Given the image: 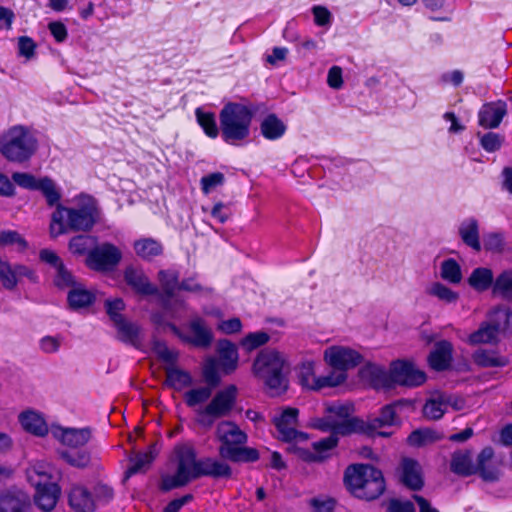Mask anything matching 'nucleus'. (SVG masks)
Masks as SVG:
<instances>
[{
    "label": "nucleus",
    "instance_id": "nucleus-61",
    "mask_svg": "<svg viewBox=\"0 0 512 512\" xmlns=\"http://www.w3.org/2000/svg\"><path fill=\"white\" fill-rule=\"evenodd\" d=\"M225 177L221 172L211 173L201 178V189L203 193L209 194L218 186H222L224 184Z\"/></svg>",
    "mask_w": 512,
    "mask_h": 512
},
{
    "label": "nucleus",
    "instance_id": "nucleus-48",
    "mask_svg": "<svg viewBox=\"0 0 512 512\" xmlns=\"http://www.w3.org/2000/svg\"><path fill=\"white\" fill-rule=\"evenodd\" d=\"M442 438L443 436L441 433L426 428L413 431L408 437V442L412 446L419 447L434 443Z\"/></svg>",
    "mask_w": 512,
    "mask_h": 512
},
{
    "label": "nucleus",
    "instance_id": "nucleus-29",
    "mask_svg": "<svg viewBox=\"0 0 512 512\" xmlns=\"http://www.w3.org/2000/svg\"><path fill=\"white\" fill-rule=\"evenodd\" d=\"M69 505L75 512H94L96 503L90 492L83 486H74L69 493Z\"/></svg>",
    "mask_w": 512,
    "mask_h": 512
},
{
    "label": "nucleus",
    "instance_id": "nucleus-36",
    "mask_svg": "<svg viewBox=\"0 0 512 512\" xmlns=\"http://www.w3.org/2000/svg\"><path fill=\"white\" fill-rule=\"evenodd\" d=\"M136 255L143 260H151L163 252L161 243L153 238H140L133 244Z\"/></svg>",
    "mask_w": 512,
    "mask_h": 512
},
{
    "label": "nucleus",
    "instance_id": "nucleus-54",
    "mask_svg": "<svg viewBox=\"0 0 512 512\" xmlns=\"http://www.w3.org/2000/svg\"><path fill=\"white\" fill-rule=\"evenodd\" d=\"M493 291L506 300H512V270L504 271L496 278Z\"/></svg>",
    "mask_w": 512,
    "mask_h": 512
},
{
    "label": "nucleus",
    "instance_id": "nucleus-42",
    "mask_svg": "<svg viewBox=\"0 0 512 512\" xmlns=\"http://www.w3.org/2000/svg\"><path fill=\"white\" fill-rule=\"evenodd\" d=\"M451 470L459 475L468 476L477 472L476 467L472 464L469 452L458 451L452 455Z\"/></svg>",
    "mask_w": 512,
    "mask_h": 512
},
{
    "label": "nucleus",
    "instance_id": "nucleus-52",
    "mask_svg": "<svg viewBox=\"0 0 512 512\" xmlns=\"http://www.w3.org/2000/svg\"><path fill=\"white\" fill-rule=\"evenodd\" d=\"M440 275L443 280L458 284L462 280V272L460 265L454 259H446L441 263Z\"/></svg>",
    "mask_w": 512,
    "mask_h": 512
},
{
    "label": "nucleus",
    "instance_id": "nucleus-35",
    "mask_svg": "<svg viewBox=\"0 0 512 512\" xmlns=\"http://www.w3.org/2000/svg\"><path fill=\"white\" fill-rule=\"evenodd\" d=\"M261 134L268 140H277L286 132V125L275 114L266 116L260 124Z\"/></svg>",
    "mask_w": 512,
    "mask_h": 512
},
{
    "label": "nucleus",
    "instance_id": "nucleus-20",
    "mask_svg": "<svg viewBox=\"0 0 512 512\" xmlns=\"http://www.w3.org/2000/svg\"><path fill=\"white\" fill-rule=\"evenodd\" d=\"M126 283L138 294L141 295H155L158 293V288L153 285L143 270L128 267L124 272Z\"/></svg>",
    "mask_w": 512,
    "mask_h": 512
},
{
    "label": "nucleus",
    "instance_id": "nucleus-2",
    "mask_svg": "<svg viewBox=\"0 0 512 512\" xmlns=\"http://www.w3.org/2000/svg\"><path fill=\"white\" fill-rule=\"evenodd\" d=\"M254 115L251 106L229 102L219 114L220 132L224 142L239 145L250 136V127Z\"/></svg>",
    "mask_w": 512,
    "mask_h": 512
},
{
    "label": "nucleus",
    "instance_id": "nucleus-9",
    "mask_svg": "<svg viewBox=\"0 0 512 512\" xmlns=\"http://www.w3.org/2000/svg\"><path fill=\"white\" fill-rule=\"evenodd\" d=\"M158 281L165 293V313L172 319H180L182 313L187 310V304L183 299L174 296L179 287V272L175 269L160 270Z\"/></svg>",
    "mask_w": 512,
    "mask_h": 512
},
{
    "label": "nucleus",
    "instance_id": "nucleus-37",
    "mask_svg": "<svg viewBox=\"0 0 512 512\" xmlns=\"http://www.w3.org/2000/svg\"><path fill=\"white\" fill-rule=\"evenodd\" d=\"M499 336L497 328H494L486 320L476 331L469 335L468 342L472 345L496 344L499 341Z\"/></svg>",
    "mask_w": 512,
    "mask_h": 512
},
{
    "label": "nucleus",
    "instance_id": "nucleus-41",
    "mask_svg": "<svg viewBox=\"0 0 512 512\" xmlns=\"http://www.w3.org/2000/svg\"><path fill=\"white\" fill-rule=\"evenodd\" d=\"M95 300L94 294L82 285L74 286L68 293V303L72 309L85 308Z\"/></svg>",
    "mask_w": 512,
    "mask_h": 512
},
{
    "label": "nucleus",
    "instance_id": "nucleus-11",
    "mask_svg": "<svg viewBox=\"0 0 512 512\" xmlns=\"http://www.w3.org/2000/svg\"><path fill=\"white\" fill-rule=\"evenodd\" d=\"M122 258L121 251L111 243L96 246L87 256L86 264L95 271H110Z\"/></svg>",
    "mask_w": 512,
    "mask_h": 512
},
{
    "label": "nucleus",
    "instance_id": "nucleus-60",
    "mask_svg": "<svg viewBox=\"0 0 512 512\" xmlns=\"http://www.w3.org/2000/svg\"><path fill=\"white\" fill-rule=\"evenodd\" d=\"M313 17H314V23L315 25L319 27H326L329 28L333 21V15L332 13L322 5H315L311 9Z\"/></svg>",
    "mask_w": 512,
    "mask_h": 512
},
{
    "label": "nucleus",
    "instance_id": "nucleus-34",
    "mask_svg": "<svg viewBox=\"0 0 512 512\" xmlns=\"http://www.w3.org/2000/svg\"><path fill=\"white\" fill-rule=\"evenodd\" d=\"M158 450L156 444L149 447L148 451L144 453H138L131 458V465L125 472V480L130 478L132 475L145 471L155 459Z\"/></svg>",
    "mask_w": 512,
    "mask_h": 512
},
{
    "label": "nucleus",
    "instance_id": "nucleus-28",
    "mask_svg": "<svg viewBox=\"0 0 512 512\" xmlns=\"http://www.w3.org/2000/svg\"><path fill=\"white\" fill-rule=\"evenodd\" d=\"M199 477L209 476L213 478H230L232 469L229 464L216 458H204L199 460Z\"/></svg>",
    "mask_w": 512,
    "mask_h": 512
},
{
    "label": "nucleus",
    "instance_id": "nucleus-43",
    "mask_svg": "<svg viewBox=\"0 0 512 512\" xmlns=\"http://www.w3.org/2000/svg\"><path fill=\"white\" fill-rule=\"evenodd\" d=\"M195 116L197 123L208 137L214 139L219 135V128L213 112L206 111L203 108L198 107L195 110Z\"/></svg>",
    "mask_w": 512,
    "mask_h": 512
},
{
    "label": "nucleus",
    "instance_id": "nucleus-24",
    "mask_svg": "<svg viewBox=\"0 0 512 512\" xmlns=\"http://www.w3.org/2000/svg\"><path fill=\"white\" fill-rule=\"evenodd\" d=\"M364 379L376 389H390L393 387L391 372L376 364H367L361 370Z\"/></svg>",
    "mask_w": 512,
    "mask_h": 512
},
{
    "label": "nucleus",
    "instance_id": "nucleus-57",
    "mask_svg": "<svg viewBox=\"0 0 512 512\" xmlns=\"http://www.w3.org/2000/svg\"><path fill=\"white\" fill-rule=\"evenodd\" d=\"M0 246H14L16 249L22 251L27 248V242L16 231L1 230L0 231Z\"/></svg>",
    "mask_w": 512,
    "mask_h": 512
},
{
    "label": "nucleus",
    "instance_id": "nucleus-55",
    "mask_svg": "<svg viewBox=\"0 0 512 512\" xmlns=\"http://www.w3.org/2000/svg\"><path fill=\"white\" fill-rule=\"evenodd\" d=\"M220 364L218 363L217 358L210 357L206 359L203 366V377L208 385L211 387H216L221 380L219 369Z\"/></svg>",
    "mask_w": 512,
    "mask_h": 512
},
{
    "label": "nucleus",
    "instance_id": "nucleus-56",
    "mask_svg": "<svg viewBox=\"0 0 512 512\" xmlns=\"http://www.w3.org/2000/svg\"><path fill=\"white\" fill-rule=\"evenodd\" d=\"M270 339V336L264 331H257L247 334L241 339L240 345L246 351H252L260 346L265 345Z\"/></svg>",
    "mask_w": 512,
    "mask_h": 512
},
{
    "label": "nucleus",
    "instance_id": "nucleus-38",
    "mask_svg": "<svg viewBox=\"0 0 512 512\" xmlns=\"http://www.w3.org/2000/svg\"><path fill=\"white\" fill-rule=\"evenodd\" d=\"M166 384L176 391H182L193 384V379L189 372L169 367L166 369Z\"/></svg>",
    "mask_w": 512,
    "mask_h": 512
},
{
    "label": "nucleus",
    "instance_id": "nucleus-58",
    "mask_svg": "<svg viewBox=\"0 0 512 512\" xmlns=\"http://www.w3.org/2000/svg\"><path fill=\"white\" fill-rule=\"evenodd\" d=\"M299 377L301 384L304 387L313 390V382H316V379L318 378V375L316 374L315 363L311 361L304 362L300 368Z\"/></svg>",
    "mask_w": 512,
    "mask_h": 512
},
{
    "label": "nucleus",
    "instance_id": "nucleus-47",
    "mask_svg": "<svg viewBox=\"0 0 512 512\" xmlns=\"http://www.w3.org/2000/svg\"><path fill=\"white\" fill-rule=\"evenodd\" d=\"M59 455L69 465L77 468H85L91 461L90 453L80 448L79 450H63L59 452Z\"/></svg>",
    "mask_w": 512,
    "mask_h": 512
},
{
    "label": "nucleus",
    "instance_id": "nucleus-44",
    "mask_svg": "<svg viewBox=\"0 0 512 512\" xmlns=\"http://www.w3.org/2000/svg\"><path fill=\"white\" fill-rule=\"evenodd\" d=\"M97 239L91 235H78L73 237L68 245L70 252L74 255H88L91 250L96 248Z\"/></svg>",
    "mask_w": 512,
    "mask_h": 512
},
{
    "label": "nucleus",
    "instance_id": "nucleus-7",
    "mask_svg": "<svg viewBox=\"0 0 512 512\" xmlns=\"http://www.w3.org/2000/svg\"><path fill=\"white\" fill-rule=\"evenodd\" d=\"M284 359L274 350H263L256 357L253 364V372L265 385L279 393L285 389V379L282 373Z\"/></svg>",
    "mask_w": 512,
    "mask_h": 512
},
{
    "label": "nucleus",
    "instance_id": "nucleus-33",
    "mask_svg": "<svg viewBox=\"0 0 512 512\" xmlns=\"http://www.w3.org/2000/svg\"><path fill=\"white\" fill-rule=\"evenodd\" d=\"M487 322L497 328L499 335L512 329V310L506 306L493 308L487 317Z\"/></svg>",
    "mask_w": 512,
    "mask_h": 512
},
{
    "label": "nucleus",
    "instance_id": "nucleus-63",
    "mask_svg": "<svg viewBox=\"0 0 512 512\" xmlns=\"http://www.w3.org/2000/svg\"><path fill=\"white\" fill-rule=\"evenodd\" d=\"M63 341V337L60 335L57 336H44L39 341V347L42 352L51 354L59 351L61 344Z\"/></svg>",
    "mask_w": 512,
    "mask_h": 512
},
{
    "label": "nucleus",
    "instance_id": "nucleus-19",
    "mask_svg": "<svg viewBox=\"0 0 512 512\" xmlns=\"http://www.w3.org/2000/svg\"><path fill=\"white\" fill-rule=\"evenodd\" d=\"M506 114L507 105L504 101L486 103L478 113L479 125L489 129L497 128Z\"/></svg>",
    "mask_w": 512,
    "mask_h": 512
},
{
    "label": "nucleus",
    "instance_id": "nucleus-26",
    "mask_svg": "<svg viewBox=\"0 0 512 512\" xmlns=\"http://www.w3.org/2000/svg\"><path fill=\"white\" fill-rule=\"evenodd\" d=\"M395 423V409L392 405H387L382 408L381 413L378 417L371 419L368 422H365V430L363 433L367 434H377L380 436H389L390 433L386 431H381L380 429L391 426Z\"/></svg>",
    "mask_w": 512,
    "mask_h": 512
},
{
    "label": "nucleus",
    "instance_id": "nucleus-1",
    "mask_svg": "<svg viewBox=\"0 0 512 512\" xmlns=\"http://www.w3.org/2000/svg\"><path fill=\"white\" fill-rule=\"evenodd\" d=\"M99 218V210L94 198L83 195L78 206L66 208L58 205L51 216L50 234L52 237L65 234L70 230L89 231Z\"/></svg>",
    "mask_w": 512,
    "mask_h": 512
},
{
    "label": "nucleus",
    "instance_id": "nucleus-14",
    "mask_svg": "<svg viewBox=\"0 0 512 512\" xmlns=\"http://www.w3.org/2000/svg\"><path fill=\"white\" fill-rule=\"evenodd\" d=\"M393 387L395 385L402 386H419L426 380L425 373L416 368L414 364L407 361H395L390 367Z\"/></svg>",
    "mask_w": 512,
    "mask_h": 512
},
{
    "label": "nucleus",
    "instance_id": "nucleus-16",
    "mask_svg": "<svg viewBox=\"0 0 512 512\" xmlns=\"http://www.w3.org/2000/svg\"><path fill=\"white\" fill-rule=\"evenodd\" d=\"M299 410L292 407L283 409L278 416H274L273 422L279 433V437L286 442L297 440L303 436L297 430Z\"/></svg>",
    "mask_w": 512,
    "mask_h": 512
},
{
    "label": "nucleus",
    "instance_id": "nucleus-5",
    "mask_svg": "<svg viewBox=\"0 0 512 512\" xmlns=\"http://www.w3.org/2000/svg\"><path fill=\"white\" fill-rule=\"evenodd\" d=\"M38 140L27 127L16 125L10 128L3 138L1 153L15 163L28 161L37 151Z\"/></svg>",
    "mask_w": 512,
    "mask_h": 512
},
{
    "label": "nucleus",
    "instance_id": "nucleus-31",
    "mask_svg": "<svg viewBox=\"0 0 512 512\" xmlns=\"http://www.w3.org/2000/svg\"><path fill=\"white\" fill-rule=\"evenodd\" d=\"M401 481L412 490H419L423 486L420 465L412 459H403L401 463Z\"/></svg>",
    "mask_w": 512,
    "mask_h": 512
},
{
    "label": "nucleus",
    "instance_id": "nucleus-22",
    "mask_svg": "<svg viewBox=\"0 0 512 512\" xmlns=\"http://www.w3.org/2000/svg\"><path fill=\"white\" fill-rule=\"evenodd\" d=\"M458 234L466 246L476 252L481 250L479 222L476 218L467 217L463 219L458 226Z\"/></svg>",
    "mask_w": 512,
    "mask_h": 512
},
{
    "label": "nucleus",
    "instance_id": "nucleus-18",
    "mask_svg": "<svg viewBox=\"0 0 512 512\" xmlns=\"http://www.w3.org/2000/svg\"><path fill=\"white\" fill-rule=\"evenodd\" d=\"M60 472L50 463L39 461L27 469V480L35 487L57 484Z\"/></svg>",
    "mask_w": 512,
    "mask_h": 512
},
{
    "label": "nucleus",
    "instance_id": "nucleus-62",
    "mask_svg": "<svg viewBox=\"0 0 512 512\" xmlns=\"http://www.w3.org/2000/svg\"><path fill=\"white\" fill-rule=\"evenodd\" d=\"M503 139L504 138L497 133L488 132L481 137L480 143L485 151L494 152L501 147Z\"/></svg>",
    "mask_w": 512,
    "mask_h": 512
},
{
    "label": "nucleus",
    "instance_id": "nucleus-50",
    "mask_svg": "<svg viewBox=\"0 0 512 512\" xmlns=\"http://www.w3.org/2000/svg\"><path fill=\"white\" fill-rule=\"evenodd\" d=\"M347 378L346 373L342 371H337L336 369H333L329 371L326 375H320L316 379V382L314 383V389L315 391L324 389V388H332L339 386L342 384Z\"/></svg>",
    "mask_w": 512,
    "mask_h": 512
},
{
    "label": "nucleus",
    "instance_id": "nucleus-32",
    "mask_svg": "<svg viewBox=\"0 0 512 512\" xmlns=\"http://www.w3.org/2000/svg\"><path fill=\"white\" fill-rule=\"evenodd\" d=\"M447 394L436 393L432 395L423 406V415L429 420H439L447 411Z\"/></svg>",
    "mask_w": 512,
    "mask_h": 512
},
{
    "label": "nucleus",
    "instance_id": "nucleus-39",
    "mask_svg": "<svg viewBox=\"0 0 512 512\" xmlns=\"http://www.w3.org/2000/svg\"><path fill=\"white\" fill-rule=\"evenodd\" d=\"M219 455L223 459L232 462H254L259 458V453L256 449L241 447L240 445L233 450L228 448L219 449Z\"/></svg>",
    "mask_w": 512,
    "mask_h": 512
},
{
    "label": "nucleus",
    "instance_id": "nucleus-21",
    "mask_svg": "<svg viewBox=\"0 0 512 512\" xmlns=\"http://www.w3.org/2000/svg\"><path fill=\"white\" fill-rule=\"evenodd\" d=\"M218 363L225 374H230L238 366L239 355L237 347L229 340H220L217 344Z\"/></svg>",
    "mask_w": 512,
    "mask_h": 512
},
{
    "label": "nucleus",
    "instance_id": "nucleus-30",
    "mask_svg": "<svg viewBox=\"0 0 512 512\" xmlns=\"http://www.w3.org/2000/svg\"><path fill=\"white\" fill-rule=\"evenodd\" d=\"M451 360L452 345L448 341H440L436 343L428 357L430 367L437 371H442L448 368Z\"/></svg>",
    "mask_w": 512,
    "mask_h": 512
},
{
    "label": "nucleus",
    "instance_id": "nucleus-45",
    "mask_svg": "<svg viewBox=\"0 0 512 512\" xmlns=\"http://www.w3.org/2000/svg\"><path fill=\"white\" fill-rule=\"evenodd\" d=\"M473 359L482 367H502L507 364L505 357L492 350L479 349L474 353Z\"/></svg>",
    "mask_w": 512,
    "mask_h": 512
},
{
    "label": "nucleus",
    "instance_id": "nucleus-49",
    "mask_svg": "<svg viewBox=\"0 0 512 512\" xmlns=\"http://www.w3.org/2000/svg\"><path fill=\"white\" fill-rule=\"evenodd\" d=\"M213 388L207 384L188 390L184 394L185 403L189 407H196L205 403L211 397Z\"/></svg>",
    "mask_w": 512,
    "mask_h": 512
},
{
    "label": "nucleus",
    "instance_id": "nucleus-40",
    "mask_svg": "<svg viewBox=\"0 0 512 512\" xmlns=\"http://www.w3.org/2000/svg\"><path fill=\"white\" fill-rule=\"evenodd\" d=\"M494 456V451L491 447H485L477 458L476 470L480 473L481 477L486 481H495L498 479V472L489 466L490 461Z\"/></svg>",
    "mask_w": 512,
    "mask_h": 512
},
{
    "label": "nucleus",
    "instance_id": "nucleus-4",
    "mask_svg": "<svg viewBox=\"0 0 512 512\" xmlns=\"http://www.w3.org/2000/svg\"><path fill=\"white\" fill-rule=\"evenodd\" d=\"M326 415L322 418H315L312 426L322 431H333L341 435H348L354 432H362L365 430V422L351 417L352 406L344 403L327 404Z\"/></svg>",
    "mask_w": 512,
    "mask_h": 512
},
{
    "label": "nucleus",
    "instance_id": "nucleus-3",
    "mask_svg": "<svg viewBox=\"0 0 512 512\" xmlns=\"http://www.w3.org/2000/svg\"><path fill=\"white\" fill-rule=\"evenodd\" d=\"M344 481L355 497L365 500L376 499L385 490L382 472L368 464L349 466L345 471Z\"/></svg>",
    "mask_w": 512,
    "mask_h": 512
},
{
    "label": "nucleus",
    "instance_id": "nucleus-23",
    "mask_svg": "<svg viewBox=\"0 0 512 512\" xmlns=\"http://www.w3.org/2000/svg\"><path fill=\"white\" fill-rule=\"evenodd\" d=\"M22 428L35 436L43 437L50 432V428L43 415L33 410H27L19 415Z\"/></svg>",
    "mask_w": 512,
    "mask_h": 512
},
{
    "label": "nucleus",
    "instance_id": "nucleus-53",
    "mask_svg": "<svg viewBox=\"0 0 512 512\" xmlns=\"http://www.w3.org/2000/svg\"><path fill=\"white\" fill-rule=\"evenodd\" d=\"M36 190H40L42 192L50 206L56 205L61 198V194L56 187V184L48 177L39 179Z\"/></svg>",
    "mask_w": 512,
    "mask_h": 512
},
{
    "label": "nucleus",
    "instance_id": "nucleus-13",
    "mask_svg": "<svg viewBox=\"0 0 512 512\" xmlns=\"http://www.w3.org/2000/svg\"><path fill=\"white\" fill-rule=\"evenodd\" d=\"M325 362L337 371H346L361 363L362 356L356 350L347 346H330L323 353Z\"/></svg>",
    "mask_w": 512,
    "mask_h": 512
},
{
    "label": "nucleus",
    "instance_id": "nucleus-8",
    "mask_svg": "<svg viewBox=\"0 0 512 512\" xmlns=\"http://www.w3.org/2000/svg\"><path fill=\"white\" fill-rule=\"evenodd\" d=\"M238 395L235 385H228L217 391L210 402L196 411L197 422L204 427H211L214 422L228 416L233 410Z\"/></svg>",
    "mask_w": 512,
    "mask_h": 512
},
{
    "label": "nucleus",
    "instance_id": "nucleus-59",
    "mask_svg": "<svg viewBox=\"0 0 512 512\" xmlns=\"http://www.w3.org/2000/svg\"><path fill=\"white\" fill-rule=\"evenodd\" d=\"M15 266L12 267L7 261L0 258V279L6 289L16 287Z\"/></svg>",
    "mask_w": 512,
    "mask_h": 512
},
{
    "label": "nucleus",
    "instance_id": "nucleus-17",
    "mask_svg": "<svg viewBox=\"0 0 512 512\" xmlns=\"http://www.w3.org/2000/svg\"><path fill=\"white\" fill-rule=\"evenodd\" d=\"M216 437L221 442L219 449H235L247 442V434L232 421H221L216 427Z\"/></svg>",
    "mask_w": 512,
    "mask_h": 512
},
{
    "label": "nucleus",
    "instance_id": "nucleus-12",
    "mask_svg": "<svg viewBox=\"0 0 512 512\" xmlns=\"http://www.w3.org/2000/svg\"><path fill=\"white\" fill-rule=\"evenodd\" d=\"M107 314L117 329L118 338L127 343H133L138 336V328L125 320L121 312L125 304L122 299L107 300L105 303Z\"/></svg>",
    "mask_w": 512,
    "mask_h": 512
},
{
    "label": "nucleus",
    "instance_id": "nucleus-10",
    "mask_svg": "<svg viewBox=\"0 0 512 512\" xmlns=\"http://www.w3.org/2000/svg\"><path fill=\"white\" fill-rule=\"evenodd\" d=\"M168 327L177 335L182 341L187 342L193 346L206 348L213 340L211 330L206 326L205 321L200 317H194L187 326V331H182L176 325L170 323Z\"/></svg>",
    "mask_w": 512,
    "mask_h": 512
},
{
    "label": "nucleus",
    "instance_id": "nucleus-27",
    "mask_svg": "<svg viewBox=\"0 0 512 512\" xmlns=\"http://www.w3.org/2000/svg\"><path fill=\"white\" fill-rule=\"evenodd\" d=\"M30 497L22 492H8L0 497V512H30Z\"/></svg>",
    "mask_w": 512,
    "mask_h": 512
},
{
    "label": "nucleus",
    "instance_id": "nucleus-25",
    "mask_svg": "<svg viewBox=\"0 0 512 512\" xmlns=\"http://www.w3.org/2000/svg\"><path fill=\"white\" fill-rule=\"evenodd\" d=\"M61 489L58 484L35 487L34 501L44 512L52 511L60 497Z\"/></svg>",
    "mask_w": 512,
    "mask_h": 512
},
{
    "label": "nucleus",
    "instance_id": "nucleus-6",
    "mask_svg": "<svg viewBox=\"0 0 512 512\" xmlns=\"http://www.w3.org/2000/svg\"><path fill=\"white\" fill-rule=\"evenodd\" d=\"M177 461V470L173 475L165 474L161 478V489L170 491L188 484L191 480L199 478V461L190 444H179L174 449Z\"/></svg>",
    "mask_w": 512,
    "mask_h": 512
},
{
    "label": "nucleus",
    "instance_id": "nucleus-51",
    "mask_svg": "<svg viewBox=\"0 0 512 512\" xmlns=\"http://www.w3.org/2000/svg\"><path fill=\"white\" fill-rule=\"evenodd\" d=\"M427 293L446 304L456 303L459 299V294L457 292L440 282L432 283L428 287Z\"/></svg>",
    "mask_w": 512,
    "mask_h": 512
},
{
    "label": "nucleus",
    "instance_id": "nucleus-46",
    "mask_svg": "<svg viewBox=\"0 0 512 512\" xmlns=\"http://www.w3.org/2000/svg\"><path fill=\"white\" fill-rule=\"evenodd\" d=\"M468 283L477 291H485L493 283V273L488 268H476L471 273Z\"/></svg>",
    "mask_w": 512,
    "mask_h": 512
},
{
    "label": "nucleus",
    "instance_id": "nucleus-15",
    "mask_svg": "<svg viewBox=\"0 0 512 512\" xmlns=\"http://www.w3.org/2000/svg\"><path fill=\"white\" fill-rule=\"evenodd\" d=\"M50 433L62 445L69 447L71 450L85 446L92 435L89 428H65L58 425H52Z\"/></svg>",
    "mask_w": 512,
    "mask_h": 512
},
{
    "label": "nucleus",
    "instance_id": "nucleus-64",
    "mask_svg": "<svg viewBox=\"0 0 512 512\" xmlns=\"http://www.w3.org/2000/svg\"><path fill=\"white\" fill-rule=\"evenodd\" d=\"M36 44L32 38L21 36L18 38V54L30 60L35 55Z\"/></svg>",
    "mask_w": 512,
    "mask_h": 512
}]
</instances>
